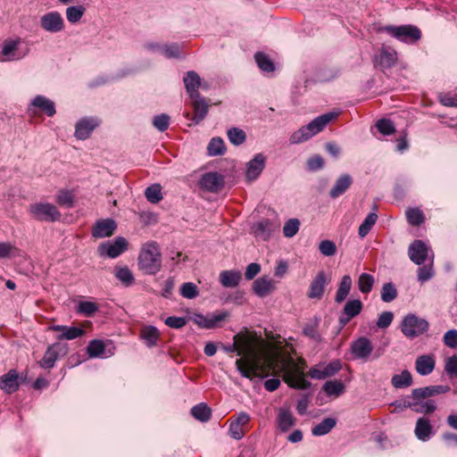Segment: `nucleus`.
<instances>
[{
	"instance_id": "2",
	"label": "nucleus",
	"mask_w": 457,
	"mask_h": 457,
	"mask_svg": "<svg viewBox=\"0 0 457 457\" xmlns=\"http://www.w3.org/2000/svg\"><path fill=\"white\" fill-rule=\"evenodd\" d=\"M138 269L146 275H155L162 269V255L155 242L143 245L138 255Z\"/></svg>"
},
{
	"instance_id": "39",
	"label": "nucleus",
	"mask_w": 457,
	"mask_h": 457,
	"mask_svg": "<svg viewBox=\"0 0 457 457\" xmlns=\"http://www.w3.org/2000/svg\"><path fill=\"white\" fill-rule=\"evenodd\" d=\"M191 414L195 419L206 422L211 419L212 410L205 403H199L191 409Z\"/></svg>"
},
{
	"instance_id": "60",
	"label": "nucleus",
	"mask_w": 457,
	"mask_h": 457,
	"mask_svg": "<svg viewBox=\"0 0 457 457\" xmlns=\"http://www.w3.org/2000/svg\"><path fill=\"white\" fill-rule=\"evenodd\" d=\"M98 309L97 303L89 301L80 302L78 306V312L87 317L92 316Z\"/></svg>"
},
{
	"instance_id": "30",
	"label": "nucleus",
	"mask_w": 457,
	"mask_h": 457,
	"mask_svg": "<svg viewBox=\"0 0 457 457\" xmlns=\"http://www.w3.org/2000/svg\"><path fill=\"white\" fill-rule=\"evenodd\" d=\"M241 278H242V274L239 270H222L220 273V283L224 287H237Z\"/></svg>"
},
{
	"instance_id": "13",
	"label": "nucleus",
	"mask_w": 457,
	"mask_h": 457,
	"mask_svg": "<svg viewBox=\"0 0 457 457\" xmlns=\"http://www.w3.org/2000/svg\"><path fill=\"white\" fill-rule=\"evenodd\" d=\"M428 247L421 240H414L409 246L408 254L411 262L421 265L428 257Z\"/></svg>"
},
{
	"instance_id": "50",
	"label": "nucleus",
	"mask_w": 457,
	"mask_h": 457,
	"mask_svg": "<svg viewBox=\"0 0 457 457\" xmlns=\"http://www.w3.org/2000/svg\"><path fill=\"white\" fill-rule=\"evenodd\" d=\"M230 143L234 145H242L246 138L245 133L243 129L237 128H231L227 132Z\"/></svg>"
},
{
	"instance_id": "18",
	"label": "nucleus",
	"mask_w": 457,
	"mask_h": 457,
	"mask_svg": "<svg viewBox=\"0 0 457 457\" xmlns=\"http://www.w3.org/2000/svg\"><path fill=\"white\" fill-rule=\"evenodd\" d=\"M116 228L117 225L112 219L99 220L93 227L92 236L96 238L108 237L114 233Z\"/></svg>"
},
{
	"instance_id": "11",
	"label": "nucleus",
	"mask_w": 457,
	"mask_h": 457,
	"mask_svg": "<svg viewBox=\"0 0 457 457\" xmlns=\"http://www.w3.org/2000/svg\"><path fill=\"white\" fill-rule=\"evenodd\" d=\"M40 25L46 31L57 33L63 29L64 22L59 12H51L41 17Z\"/></svg>"
},
{
	"instance_id": "31",
	"label": "nucleus",
	"mask_w": 457,
	"mask_h": 457,
	"mask_svg": "<svg viewBox=\"0 0 457 457\" xmlns=\"http://www.w3.org/2000/svg\"><path fill=\"white\" fill-rule=\"evenodd\" d=\"M362 306L363 305L361 300L353 299L348 301L344 307V314L346 316V318L344 319L341 317L339 319L340 322L344 325L346 324L350 319L357 316L361 312Z\"/></svg>"
},
{
	"instance_id": "20",
	"label": "nucleus",
	"mask_w": 457,
	"mask_h": 457,
	"mask_svg": "<svg viewBox=\"0 0 457 457\" xmlns=\"http://www.w3.org/2000/svg\"><path fill=\"white\" fill-rule=\"evenodd\" d=\"M414 434L416 437L422 441H428L435 434L433 426L428 418L421 417L417 420Z\"/></svg>"
},
{
	"instance_id": "22",
	"label": "nucleus",
	"mask_w": 457,
	"mask_h": 457,
	"mask_svg": "<svg viewBox=\"0 0 457 457\" xmlns=\"http://www.w3.org/2000/svg\"><path fill=\"white\" fill-rule=\"evenodd\" d=\"M52 329L56 332L55 337L59 340H73L85 333V330L79 327L56 326Z\"/></svg>"
},
{
	"instance_id": "55",
	"label": "nucleus",
	"mask_w": 457,
	"mask_h": 457,
	"mask_svg": "<svg viewBox=\"0 0 457 457\" xmlns=\"http://www.w3.org/2000/svg\"><path fill=\"white\" fill-rule=\"evenodd\" d=\"M376 128L378 130L385 135L389 136L395 133V128L392 120L388 119H380L376 122Z\"/></svg>"
},
{
	"instance_id": "38",
	"label": "nucleus",
	"mask_w": 457,
	"mask_h": 457,
	"mask_svg": "<svg viewBox=\"0 0 457 457\" xmlns=\"http://www.w3.org/2000/svg\"><path fill=\"white\" fill-rule=\"evenodd\" d=\"M59 345H50L45 353L43 359L40 361V366L44 369H50L54 367L58 356L56 347Z\"/></svg>"
},
{
	"instance_id": "27",
	"label": "nucleus",
	"mask_w": 457,
	"mask_h": 457,
	"mask_svg": "<svg viewBox=\"0 0 457 457\" xmlns=\"http://www.w3.org/2000/svg\"><path fill=\"white\" fill-rule=\"evenodd\" d=\"M87 352L91 358H108L114 354V345H88Z\"/></svg>"
},
{
	"instance_id": "36",
	"label": "nucleus",
	"mask_w": 457,
	"mask_h": 457,
	"mask_svg": "<svg viewBox=\"0 0 457 457\" xmlns=\"http://www.w3.org/2000/svg\"><path fill=\"white\" fill-rule=\"evenodd\" d=\"M322 389L328 396L337 397L344 394L345 386L341 380L335 379L327 381L323 385Z\"/></svg>"
},
{
	"instance_id": "5",
	"label": "nucleus",
	"mask_w": 457,
	"mask_h": 457,
	"mask_svg": "<svg viewBox=\"0 0 457 457\" xmlns=\"http://www.w3.org/2000/svg\"><path fill=\"white\" fill-rule=\"evenodd\" d=\"M379 30L386 32L395 39L406 44L415 43L421 37V31L420 29L411 24L401 26L388 25L380 28Z\"/></svg>"
},
{
	"instance_id": "6",
	"label": "nucleus",
	"mask_w": 457,
	"mask_h": 457,
	"mask_svg": "<svg viewBox=\"0 0 457 457\" xmlns=\"http://www.w3.org/2000/svg\"><path fill=\"white\" fill-rule=\"evenodd\" d=\"M428 329V322L413 313L407 314L402 323L401 330L403 334L410 339H413Z\"/></svg>"
},
{
	"instance_id": "32",
	"label": "nucleus",
	"mask_w": 457,
	"mask_h": 457,
	"mask_svg": "<svg viewBox=\"0 0 457 457\" xmlns=\"http://www.w3.org/2000/svg\"><path fill=\"white\" fill-rule=\"evenodd\" d=\"M0 388L11 394L18 388V375L15 370H10L0 378Z\"/></svg>"
},
{
	"instance_id": "33",
	"label": "nucleus",
	"mask_w": 457,
	"mask_h": 457,
	"mask_svg": "<svg viewBox=\"0 0 457 457\" xmlns=\"http://www.w3.org/2000/svg\"><path fill=\"white\" fill-rule=\"evenodd\" d=\"M32 105L46 112L49 117H53L56 112L54 103L44 96H37L32 101Z\"/></svg>"
},
{
	"instance_id": "28",
	"label": "nucleus",
	"mask_w": 457,
	"mask_h": 457,
	"mask_svg": "<svg viewBox=\"0 0 457 457\" xmlns=\"http://www.w3.org/2000/svg\"><path fill=\"white\" fill-rule=\"evenodd\" d=\"M397 60V53L394 49L382 48L376 63L382 69H388L395 65Z\"/></svg>"
},
{
	"instance_id": "56",
	"label": "nucleus",
	"mask_w": 457,
	"mask_h": 457,
	"mask_svg": "<svg viewBox=\"0 0 457 457\" xmlns=\"http://www.w3.org/2000/svg\"><path fill=\"white\" fill-rule=\"evenodd\" d=\"M320 319L317 316L313 317L303 328V334L312 339H316L318 336V327Z\"/></svg>"
},
{
	"instance_id": "8",
	"label": "nucleus",
	"mask_w": 457,
	"mask_h": 457,
	"mask_svg": "<svg viewBox=\"0 0 457 457\" xmlns=\"http://www.w3.org/2000/svg\"><path fill=\"white\" fill-rule=\"evenodd\" d=\"M128 248V241L122 237H118L113 241H107L102 243L98 246V253L101 256H108L110 258H117Z\"/></svg>"
},
{
	"instance_id": "25",
	"label": "nucleus",
	"mask_w": 457,
	"mask_h": 457,
	"mask_svg": "<svg viewBox=\"0 0 457 457\" xmlns=\"http://www.w3.org/2000/svg\"><path fill=\"white\" fill-rule=\"evenodd\" d=\"M352 184L353 178L349 174L341 175L329 190V196L334 199L339 197L346 192Z\"/></svg>"
},
{
	"instance_id": "12",
	"label": "nucleus",
	"mask_w": 457,
	"mask_h": 457,
	"mask_svg": "<svg viewBox=\"0 0 457 457\" xmlns=\"http://www.w3.org/2000/svg\"><path fill=\"white\" fill-rule=\"evenodd\" d=\"M100 120L97 118L86 117L79 120L75 126V137L79 140L88 138L92 131L98 127Z\"/></svg>"
},
{
	"instance_id": "54",
	"label": "nucleus",
	"mask_w": 457,
	"mask_h": 457,
	"mask_svg": "<svg viewBox=\"0 0 457 457\" xmlns=\"http://www.w3.org/2000/svg\"><path fill=\"white\" fill-rule=\"evenodd\" d=\"M433 258H434V254L432 253L431 263L419 268L418 279L420 282L424 283L433 278V276L435 274L434 270H433V265H432Z\"/></svg>"
},
{
	"instance_id": "42",
	"label": "nucleus",
	"mask_w": 457,
	"mask_h": 457,
	"mask_svg": "<svg viewBox=\"0 0 457 457\" xmlns=\"http://www.w3.org/2000/svg\"><path fill=\"white\" fill-rule=\"evenodd\" d=\"M375 278L369 273H361L358 278V288L362 294H369L374 286Z\"/></svg>"
},
{
	"instance_id": "29",
	"label": "nucleus",
	"mask_w": 457,
	"mask_h": 457,
	"mask_svg": "<svg viewBox=\"0 0 457 457\" xmlns=\"http://www.w3.org/2000/svg\"><path fill=\"white\" fill-rule=\"evenodd\" d=\"M275 228L276 227L272 221L265 219L255 223L253 227V229L256 237L266 241L270 238Z\"/></svg>"
},
{
	"instance_id": "59",
	"label": "nucleus",
	"mask_w": 457,
	"mask_h": 457,
	"mask_svg": "<svg viewBox=\"0 0 457 457\" xmlns=\"http://www.w3.org/2000/svg\"><path fill=\"white\" fill-rule=\"evenodd\" d=\"M170 116L165 113L156 115L153 119V125L159 131L163 132L168 129L170 126Z\"/></svg>"
},
{
	"instance_id": "3",
	"label": "nucleus",
	"mask_w": 457,
	"mask_h": 457,
	"mask_svg": "<svg viewBox=\"0 0 457 457\" xmlns=\"http://www.w3.org/2000/svg\"><path fill=\"white\" fill-rule=\"evenodd\" d=\"M337 117V112H328L312 120L306 126H303L296 131H295L289 138V142L292 145L300 144L307 141L321 130L334 119Z\"/></svg>"
},
{
	"instance_id": "62",
	"label": "nucleus",
	"mask_w": 457,
	"mask_h": 457,
	"mask_svg": "<svg viewBox=\"0 0 457 457\" xmlns=\"http://www.w3.org/2000/svg\"><path fill=\"white\" fill-rule=\"evenodd\" d=\"M319 250L325 256H333L337 253V246L331 240H322L319 245Z\"/></svg>"
},
{
	"instance_id": "64",
	"label": "nucleus",
	"mask_w": 457,
	"mask_h": 457,
	"mask_svg": "<svg viewBox=\"0 0 457 457\" xmlns=\"http://www.w3.org/2000/svg\"><path fill=\"white\" fill-rule=\"evenodd\" d=\"M56 201L61 205L71 206L73 203V195L68 190H61L57 196Z\"/></svg>"
},
{
	"instance_id": "34",
	"label": "nucleus",
	"mask_w": 457,
	"mask_h": 457,
	"mask_svg": "<svg viewBox=\"0 0 457 457\" xmlns=\"http://www.w3.org/2000/svg\"><path fill=\"white\" fill-rule=\"evenodd\" d=\"M113 273L124 287H130L135 282L134 275L127 266H116Z\"/></svg>"
},
{
	"instance_id": "23",
	"label": "nucleus",
	"mask_w": 457,
	"mask_h": 457,
	"mask_svg": "<svg viewBox=\"0 0 457 457\" xmlns=\"http://www.w3.org/2000/svg\"><path fill=\"white\" fill-rule=\"evenodd\" d=\"M403 405L405 408H410L415 412L424 414L432 413L436 409V404L433 400L417 402L411 401L410 399H405Z\"/></svg>"
},
{
	"instance_id": "16",
	"label": "nucleus",
	"mask_w": 457,
	"mask_h": 457,
	"mask_svg": "<svg viewBox=\"0 0 457 457\" xmlns=\"http://www.w3.org/2000/svg\"><path fill=\"white\" fill-rule=\"evenodd\" d=\"M224 185V177L218 172L204 173L200 179V186L210 192H218Z\"/></svg>"
},
{
	"instance_id": "49",
	"label": "nucleus",
	"mask_w": 457,
	"mask_h": 457,
	"mask_svg": "<svg viewBox=\"0 0 457 457\" xmlns=\"http://www.w3.org/2000/svg\"><path fill=\"white\" fill-rule=\"evenodd\" d=\"M86 12V8L83 5L70 6L66 10L67 20L71 23L78 22Z\"/></svg>"
},
{
	"instance_id": "17",
	"label": "nucleus",
	"mask_w": 457,
	"mask_h": 457,
	"mask_svg": "<svg viewBox=\"0 0 457 457\" xmlns=\"http://www.w3.org/2000/svg\"><path fill=\"white\" fill-rule=\"evenodd\" d=\"M327 278L324 271H319L312 278L307 293L310 299H320L325 291Z\"/></svg>"
},
{
	"instance_id": "43",
	"label": "nucleus",
	"mask_w": 457,
	"mask_h": 457,
	"mask_svg": "<svg viewBox=\"0 0 457 457\" xmlns=\"http://www.w3.org/2000/svg\"><path fill=\"white\" fill-rule=\"evenodd\" d=\"M377 220L378 215L375 212H370L367 215L359 227L358 234L360 237L363 238L370 233Z\"/></svg>"
},
{
	"instance_id": "52",
	"label": "nucleus",
	"mask_w": 457,
	"mask_h": 457,
	"mask_svg": "<svg viewBox=\"0 0 457 457\" xmlns=\"http://www.w3.org/2000/svg\"><path fill=\"white\" fill-rule=\"evenodd\" d=\"M159 336V330L154 326H145L140 331L141 338L148 343H155Z\"/></svg>"
},
{
	"instance_id": "10",
	"label": "nucleus",
	"mask_w": 457,
	"mask_h": 457,
	"mask_svg": "<svg viewBox=\"0 0 457 457\" xmlns=\"http://www.w3.org/2000/svg\"><path fill=\"white\" fill-rule=\"evenodd\" d=\"M228 317L227 312L209 313L207 315L195 314L193 320L201 328H215L221 326V323Z\"/></svg>"
},
{
	"instance_id": "14",
	"label": "nucleus",
	"mask_w": 457,
	"mask_h": 457,
	"mask_svg": "<svg viewBox=\"0 0 457 457\" xmlns=\"http://www.w3.org/2000/svg\"><path fill=\"white\" fill-rule=\"evenodd\" d=\"M184 85L187 93L190 97H198V88L203 87L204 89L207 87L202 83L200 76L194 71H187L183 78Z\"/></svg>"
},
{
	"instance_id": "24",
	"label": "nucleus",
	"mask_w": 457,
	"mask_h": 457,
	"mask_svg": "<svg viewBox=\"0 0 457 457\" xmlns=\"http://www.w3.org/2000/svg\"><path fill=\"white\" fill-rule=\"evenodd\" d=\"M278 429L285 433L295 425V418L288 408L282 407L278 410L277 417Z\"/></svg>"
},
{
	"instance_id": "47",
	"label": "nucleus",
	"mask_w": 457,
	"mask_h": 457,
	"mask_svg": "<svg viewBox=\"0 0 457 457\" xmlns=\"http://www.w3.org/2000/svg\"><path fill=\"white\" fill-rule=\"evenodd\" d=\"M145 195L150 203H159L162 199V187L159 184H154L148 187L145 191Z\"/></svg>"
},
{
	"instance_id": "44",
	"label": "nucleus",
	"mask_w": 457,
	"mask_h": 457,
	"mask_svg": "<svg viewBox=\"0 0 457 457\" xmlns=\"http://www.w3.org/2000/svg\"><path fill=\"white\" fill-rule=\"evenodd\" d=\"M234 343H266L255 332L245 329L234 337Z\"/></svg>"
},
{
	"instance_id": "57",
	"label": "nucleus",
	"mask_w": 457,
	"mask_h": 457,
	"mask_svg": "<svg viewBox=\"0 0 457 457\" xmlns=\"http://www.w3.org/2000/svg\"><path fill=\"white\" fill-rule=\"evenodd\" d=\"M300 228V221L298 219L288 220L283 227V234L286 237H293L296 235Z\"/></svg>"
},
{
	"instance_id": "63",
	"label": "nucleus",
	"mask_w": 457,
	"mask_h": 457,
	"mask_svg": "<svg viewBox=\"0 0 457 457\" xmlns=\"http://www.w3.org/2000/svg\"><path fill=\"white\" fill-rule=\"evenodd\" d=\"M445 370L450 378H457V355L446 358Z\"/></svg>"
},
{
	"instance_id": "7",
	"label": "nucleus",
	"mask_w": 457,
	"mask_h": 457,
	"mask_svg": "<svg viewBox=\"0 0 457 457\" xmlns=\"http://www.w3.org/2000/svg\"><path fill=\"white\" fill-rule=\"evenodd\" d=\"M29 214L38 221L54 222L61 218L57 207L50 203H35L29 207Z\"/></svg>"
},
{
	"instance_id": "45",
	"label": "nucleus",
	"mask_w": 457,
	"mask_h": 457,
	"mask_svg": "<svg viewBox=\"0 0 457 457\" xmlns=\"http://www.w3.org/2000/svg\"><path fill=\"white\" fill-rule=\"evenodd\" d=\"M207 151L210 156L223 154L226 151L224 141L220 137L212 138L208 145Z\"/></svg>"
},
{
	"instance_id": "9",
	"label": "nucleus",
	"mask_w": 457,
	"mask_h": 457,
	"mask_svg": "<svg viewBox=\"0 0 457 457\" xmlns=\"http://www.w3.org/2000/svg\"><path fill=\"white\" fill-rule=\"evenodd\" d=\"M342 369L339 360H333L329 363H319L309 370V376L313 379H325L337 374Z\"/></svg>"
},
{
	"instance_id": "51",
	"label": "nucleus",
	"mask_w": 457,
	"mask_h": 457,
	"mask_svg": "<svg viewBox=\"0 0 457 457\" xmlns=\"http://www.w3.org/2000/svg\"><path fill=\"white\" fill-rule=\"evenodd\" d=\"M406 218L408 222L412 226H420L425 220L423 212L417 208L407 210Z\"/></svg>"
},
{
	"instance_id": "35",
	"label": "nucleus",
	"mask_w": 457,
	"mask_h": 457,
	"mask_svg": "<svg viewBox=\"0 0 457 457\" xmlns=\"http://www.w3.org/2000/svg\"><path fill=\"white\" fill-rule=\"evenodd\" d=\"M352 284L353 281L349 275L343 276L335 296V301L337 303H340L345 300L350 293Z\"/></svg>"
},
{
	"instance_id": "61",
	"label": "nucleus",
	"mask_w": 457,
	"mask_h": 457,
	"mask_svg": "<svg viewBox=\"0 0 457 457\" xmlns=\"http://www.w3.org/2000/svg\"><path fill=\"white\" fill-rule=\"evenodd\" d=\"M19 249L10 243H0V258H11L19 255Z\"/></svg>"
},
{
	"instance_id": "40",
	"label": "nucleus",
	"mask_w": 457,
	"mask_h": 457,
	"mask_svg": "<svg viewBox=\"0 0 457 457\" xmlns=\"http://www.w3.org/2000/svg\"><path fill=\"white\" fill-rule=\"evenodd\" d=\"M391 382L395 388H405L412 384V377L408 370H403L401 374L393 376Z\"/></svg>"
},
{
	"instance_id": "4",
	"label": "nucleus",
	"mask_w": 457,
	"mask_h": 457,
	"mask_svg": "<svg viewBox=\"0 0 457 457\" xmlns=\"http://www.w3.org/2000/svg\"><path fill=\"white\" fill-rule=\"evenodd\" d=\"M29 48L21 38H8L2 44L0 62H14L29 54Z\"/></svg>"
},
{
	"instance_id": "48",
	"label": "nucleus",
	"mask_w": 457,
	"mask_h": 457,
	"mask_svg": "<svg viewBox=\"0 0 457 457\" xmlns=\"http://www.w3.org/2000/svg\"><path fill=\"white\" fill-rule=\"evenodd\" d=\"M397 289L393 283L388 282L383 285L381 289V300L384 303H391L397 297Z\"/></svg>"
},
{
	"instance_id": "37",
	"label": "nucleus",
	"mask_w": 457,
	"mask_h": 457,
	"mask_svg": "<svg viewBox=\"0 0 457 457\" xmlns=\"http://www.w3.org/2000/svg\"><path fill=\"white\" fill-rule=\"evenodd\" d=\"M337 425V420L334 418H326L320 423L317 424L312 428L313 436H321L329 433Z\"/></svg>"
},
{
	"instance_id": "41",
	"label": "nucleus",
	"mask_w": 457,
	"mask_h": 457,
	"mask_svg": "<svg viewBox=\"0 0 457 457\" xmlns=\"http://www.w3.org/2000/svg\"><path fill=\"white\" fill-rule=\"evenodd\" d=\"M372 350V345H351V354L354 359L367 361Z\"/></svg>"
},
{
	"instance_id": "46",
	"label": "nucleus",
	"mask_w": 457,
	"mask_h": 457,
	"mask_svg": "<svg viewBox=\"0 0 457 457\" xmlns=\"http://www.w3.org/2000/svg\"><path fill=\"white\" fill-rule=\"evenodd\" d=\"M254 59L258 67L262 71L271 72L274 71V63L265 54L258 52L255 54Z\"/></svg>"
},
{
	"instance_id": "21",
	"label": "nucleus",
	"mask_w": 457,
	"mask_h": 457,
	"mask_svg": "<svg viewBox=\"0 0 457 457\" xmlns=\"http://www.w3.org/2000/svg\"><path fill=\"white\" fill-rule=\"evenodd\" d=\"M275 289V281L268 277L259 278L253 283V290L259 297H266Z\"/></svg>"
},
{
	"instance_id": "53",
	"label": "nucleus",
	"mask_w": 457,
	"mask_h": 457,
	"mask_svg": "<svg viewBox=\"0 0 457 457\" xmlns=\"http://www.w3.org/2000/svg\"><path fill=\"white\" fill-rule=\"evenodd\" d=\"M161 54L168 58H179L181 54V49L179 44L173 43L170 45H163L162 46Z\"/></svg>"
},
{
	"instance_id": "58",
	"label": "nucleus",
	"mask_w": 457,
	"mask_h": 457,
	"mask_svg": "<svg viewBox=\"0 0 457 457\" xmlns=\"http://www.w3.org/2000/svg\"><path fill=\"white\" fill-rule=\"evenodd\" d=\"M198 293L196 285L192 282L184 283L180 287L181 295L187 299L195 298L198 295Z\"/></svg>"
},
{
	"instance_id": "26",
	"label": "nucleus",
	"mask_w": 457,
	"mask_h": 457,
	"mask_svg": "<svg viewBox=\"0 0 457 457\" xmlns=\"http://www.w3.org/2000/svg\"><path fill=\"white\" fill-rule=\"evenodd\" d=\"M436 365L435 356L432 354H425L417 358L415 362V368L417 372L421 376H427L430 374Z\"/></svg>"
},
{
	"instance_id": "19",
	"label": "nucleus",
	"mask_w": 457,
	"mask_h": 457,
	"mask_svg": "<svg viewBox=\"0 0 457 457\" xmlns=\"http://www.w3.org/2000/svg\"><path fill=\"white\" fill-rule=\"evenodd\" d=\"M190 100L194 110V115L191 118V120L194 123L198 124L206 117L210 104L207 100L200 95L198 97H190Z\"/></svg>"
},
{
	"instance_id": "15",
	"label": "nucleus",
	"mask_w": 457,
	"mask_h": 457,
	"mask_svg": "<svg viewBox=\"0 0 457 457\" xmlns=\"http://www.w3.org/2000/svg\"><path fill=\"white\" fill-rule=\"evenodd\" d=\"M266 157L263 154H257L247 162L245 178L248 181L255 180L265 167Z\"/></svg>"
},
{
	"instance_id": "1",
	"label": "nucleus",
	"mask_w": 457,
	"mask_h": 457,
	"mask_svg": "<svg viewBox=\"0 0 457 457\" xmlns=\"http://www.w3.org/2000/svg\"><path fill=\"white\" fill-rule=\"evenodd\" d=\"M225 353H237L240 357L236 366L240 374L253 380L264 378L275 370L283 373L289 386L306 389L311 384L304 378L305 361L287 355L278 348L279 345H221Z\"/></svg>"
}]
</instances>
